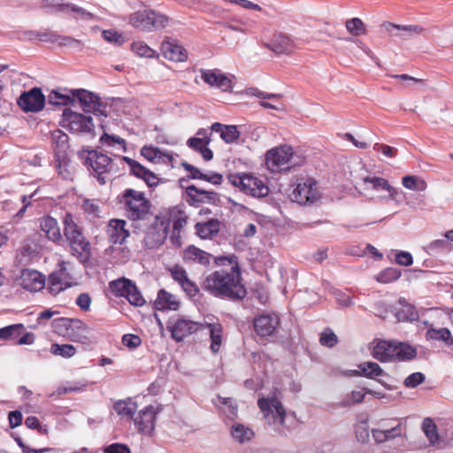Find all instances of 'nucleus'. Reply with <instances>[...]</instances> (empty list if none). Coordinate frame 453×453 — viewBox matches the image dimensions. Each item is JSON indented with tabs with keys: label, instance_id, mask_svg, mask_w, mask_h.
I'll list each match as a JSON object with an SVG mask.
<instances>
[{
	"label": "nucleus",
	"instance_id": "nucleus-1",
	"mask_svg": "<svg viewBox=\"0 0 453 453\" xmlns=\"http://www.w3.org/2000/svg\"><path fill=\"white\" fill-rule=\"evenodd\" d=\"M202 288L212 296L221 299L240 300L246 296L242 273L238 264L229 261V265L217 269L203 278Z\"/></svg>",
	"mask_w": 453,
	"mask_h": 453
},
{
	"label": "nucleus",
	"instance_id": "nucleus-2",
	"mask_svg": "<svg viewBox=\"0 0 453 453\" xmlns=\"http://www.w3.org/2000/svg\"><path fill=\"white\" fill-rule=\"evenodd\" d=\"M372 355L380 362L405 361L414 358L417 351L406 343L379 341L373 347Z\"/></svg>",
	"mask_w": 453,
	"mask_h": 453
},
{
	"label": "nucleus",
	"instance_id": "nucleus-3",
	"mask_svg": "<svg viewBox=\"0 0 453 453\" xmlns=\"http://www.w3.org/2000/svg\"><path fill=\"white\" fill-rule=\"evenodd\" d=\"M125 215L134 222L146 220L150 216V203L142 192L127 188L121 196Z\"/></svg>",
	"mask_w": 453,
	"mask_h": 453
},
{
	"label": "nucleus",
	"instance_id": "nucleus-4",
	"mask_svg": "<svg viewBox=\"0 0 453 453\" xmlns=\"http://www.w3.org/2000/svg\"><path fill=\"white\" fill-rule=\"evenodd\" d=\"M64 234L70 245L73 255L81 261L87 260L89 256V242L71 214H66L64 219Z\"/></svg>",
	"mask_w": 453,
	"mask_h": 453
},
{
	"label": "nucleus",
	"instance_id": "nucleus-5",
	"mask_svg": "<svg viewBox=\"0 0 453 453\" xmlns=\"http://www.w3.org/2000/svg\"><path fill=\"white\" fill-rule=\"evenodd\" d=\"M265 162L268 169L275 173L302 165L303 158L295 154L290 146L283 145L269 150L265 155Z\"/></svg>",
	"mask_w": 453,
	"mask_h": 453
},
{
	"label": "nucleus",
	"instance_id": "nucleus-6",
	"mask_svg": "<svg viewBox=\"0 0 453 453\" xmlns=\"http://www.w3.org/2000/svg\"><path fill=\"white\" fill-rule=\"evenodd\" d=\"M128 23L136 29L151 32L165 27L168 18L152 10H142L130 14Z\"/></svg>",
	"mask_w": 453,
	"mask_h": 453
},
{
	"label": "nucleus",
	"instance_id": "nucleus-7",
	"mask_svg": "<svg viewBox=\"0 0 453 453\" xmlns=\"http://www.w3.org/2000/svg\"><path fill=\"white\" fill-rule=\"evenodd\" d=\"M257 404L268 425L273 426L275 428L285 426L286 411L276 396L259 398Z\"/></svg>",
	"mask_w": 453,
	"mask_h": 453
},
{
	"label": "nucleus",
	"instance_id": "nucleus-8",
	"mask_svg": "<svg viewBox=\"0 0 453 453\" xmlns=\"http://www.w3.org/2000/svg\"><path fill=\"white\" fill-rule=\"evenodd\" d=\"M60 126L77 134H93L95 127L90 115L75 112L70 109L64 110Z\"/></svg>",
	"mask_w": 453,
	"mask_h": 453
},
{
	"label": "nucleus",
	"instance_id": "nucleus-9",
	"mask_svg": "<svg viewBox=\"0 0 453 453\" xmlns=\"http://www.w3.org/2000/svg\"><path fill=\"white\" fill-rule=\"evenodd\" d=\"M231 183L243 193L254 197L267 196L269 189L260 179L248 173L235 174L229 177Z\"/></svg>",
	"mask_w": 453,
	"mask_h": 453
},
{
	"label": "nucleus",
	"instance_id": "nucleus-10",
	"mask_svg": "<svg viewBox=\"0 0 453 453\" xmlns=\"http://www.w3.org/2000/svg\"><path fill=\"white\" fill-rule=\"evenodd\" d=\"M75 284L71 273V264L61 261L58 265V269L49 276L48 288L51 294L57 295Z\"/></svg>",
	"mask_w": 453,
	"mask_h": 453
},
{
	"label": "nucleus",
	"instance_id": "nucleus-11",
	"mask_svg": "<svg viewBox=\"0 0 453 453\" xmlns=\"http://www.w3.org/2000/svg\"><path fill=\"white\" fill-rule=\"evenodd\" d=\"M320 197L317 182L311 178H301L291 193V199L299 204L313 203Z\"/></svg>",
	"mask_w": 453,
	"mask_h": 453
},
{
	"label": "nucleus",
	"instance_id": "nucleus-12",
	"mask_svg": "<svg viewBox=\"0 0 453 453\" xmlns=\"http://www.w3.org/2000/svg\"><path fill=\"white\" fill-rule=\"evenodd\" d=\"M86 165L90 167L101 184L106 183L110 179L109 173L112 169L111 157L97 151H89L86 158Z\"/></svg>",
	"mask_w": 453,
	"mask_h": 453
},
{
	"label": "nucleus",
	"instance_id": "nucleus-13",
	"mask_svg": "<svg viewBox=\"0 0 453 453\" xmlns=\"http://www.w3.org/2000/svg\"><path fill=\"white\" fill-rule=\"evenodd\" d=\"M169 226V220L156 217L154 222L145 233L144 245L148 249H156L162 245L166 239Z\"/></svg>",
	"mask_w": 453,
	"mask_h": 453
},
{
	"label": "nucleus",
	"instance_id": "nucleus-14",
	"mask_svg": "<svg viewBox=\"0 0 453 453\" xmlns=\"http://www.w3.org/2000/svg\"><path fill=\"white\" fill-rule=\"evenodd\" d=\"M162 411L160 404H150L142 409L134 419L140 433L151 436L154 433L157 415Z\"/></svg>",
	"mask_w": 453,
	"mask_h": 453
},
{
	"label": "nucleus",
	"instance_id": "nucleus-15",
	"mask_svg": "<svg viewBox=\"0 0 453 453\" xmlns=\"http://www.w3.org/2000/svg\"><path fill=\"white\" fill-rule=\"evenodd\" d=\"M167 328L171 332L173 339L181 342L199 329H203V325L185 318H173L168 320Z\"/></svg>",
	"mask_w": 453,
	"mask_h": 453
},
{
	"label": "nucleus",
	"instance_id": "nucleus-16",
	"mask_svg": "<svg viewBox=\"0 0 453 453\" xmlns=\"http://www.w3.org/2000/svg\"><path fill=\"white\" fill-rule=\"evenodd\" d=\"M18 104L26 112H38L44 107L45 96L41 88H33L20 95Z\"/></svg>",
	"mask_w": 453,
	"mask_h": 453
},
{
	"label": "nucleus",
	"instance_id": "nucleus-17",
	"mask_svg": "<svg viewBox=\"0 0 453 453\" xmlns=\"http://www.w3.org/2000/svg\"><path fill=\"white\" fill-rule=\"evenodd\" d=\"M73 99L76 98L85 112L104 114L100 98L94 93L85 89L70 90Z\"/></svg>",
	"mask_w": 453,
	"mask_h": 453
},
{
	"label": "nucleus",
	"instance_id": "nucleus-18",
	"mask_svg": "<svg viewBox=\"0 0 453 453\" xmlns=\"http://www.w3.org/2000/svg\"><path fill=\"white\" fill-rule=\"evenodd\" d=\"M17 280L19 286L30 292L40 291L45 286L44 276L33 269H23Z\"/></svg>",
	"mask_w": 453,
	"mask_h": 453
},
{
	"label": "nucleus",
	"instance_id": "nucleus-19",
	"mask_svg": "<svg viewBox=\"0 0 453 453\" xmlns=\"http://www.w3.org/2000/svg\"><path fill=\"white\" fill-rule=\"evenodd\" d=\"M201 79L211 87L225 92L233 88L232 80L219 70H201Z\"/></svg>",
	"mask_w": 453,
	"mask_h": 453
},
{
	"label": "nucleus",
	"instance_id": "nucleus-20",
	"mask_svg": "<svg viewBox=\"0 0 453 453\" xmlns=\"http://www.w3.org/2000/svg\"><path fill=\"white\" fill-rule=\"evenodd\" d=\"M396 424L388 427L386 423H379L378 428L372 429V436L377 443H383L403 435L402 423L395 420Z\"/></svg>",
	"mask_w": 453,
	"mask_h": 453
},
{
	"label": "nucleus",
	"instance_id": "nucleus-21",
	"mask_svg": "<svg viewBox=\"0 0 453 453\" xmlns=\"http://www.w3.org/2000/svg\"><path fill=\"white\" fill-rule=\"evenodd\" d=\"M256 333L261 337L272 335L280 324L279 317L273 314H262L254 319Z\"/></svg>",
	"mask_w": 453,
	"mask_h": 453
},
{
	"label": "nucleus",
	"instance_id": "nucleus-22",
	"mask_svg": "<svg viewBox=\"0 0 453 453\" xmlns=\"http://www.w3.org/2000/svg\"><path fill=\"white\" fill-rule=\"evenodd\" d=\"M172 278L181 288V289L189 296H196L199 291L198 287L188 276L186 270L180 266L174 265L169 268Z\"/></svg>",
	"mask_w": 453,
	"mask_h": 453
},
{
	"label": "nucleus",
	"instance_id": "nucleus-23",
	"mask_svg": "<svg viewBox=\"0 0 453 453\" xmlns=\"http://www.w3.org/2000/svg\"><path fill=\"white\" fill-rule=\"evenodd\" d=\"M127 222L124 219H113L109 221L107 234L111 242L122 244L129 236V231L126 228Z\"/></svg>",
	"mask_w": 453,
	"mask_h": 453
},
{
	"label": "nucleus",
	"instance_id": "nucleus-24",
	"mask_svg": "<svg viewBox=\"0 0 453 453\" xmlns=\"http://www.w3.org/2000/svg\"><path fill=\"white\" fill-rule=\"evenodd\" d=\"M388 183L389 182L382 177L367 175L360 178V182H357V185H359L362 189V193L365 196H367L372 191H385Z\"/></svg>",
	"mask_w": 453,
	"mask_h": 453
},
{
	"label": "nucleus",
	"instance_id": "nucleus-25",
	"mask_svg": "<svg viewBox=\"0 0 453 453\" xmlns=\"http://www.w3.org/2000/svg\"><path fill=\"white\" fill-rule=\"evenodd\" d=\"M123 160L128 165L131 173L136 177L142 179L148 186L153 187L157 184V178L155 173L145 168L139 162L127 157H123Z\"/></svg>",
	"mask_w": 453,
	"mask_h": 453
},
{
	"label": "nucleus",
	"instance_id": "nucleus-26",
	"mask_svg": "<svg viewBox=\"0 0 453 453\" xmlns=\"http://www.w3.org/2000/svg\"><path fill=\"white\" fill-rule=\"evenodd\" d=\"M40 228L51 242H57L62 239L58 223L51 216H46L40 219Z\"/></svg>",
	"mask_w": 453,
	"mask_h": 453
},
{
	"label": "nucleus",
	"instance_id": "nucleus-27",
	"mask_svg": "<svg viewBox=\"0 0 453 453\" xmlns=\"http://www.w3.org/2000/svg\"><path fill=\"white\" fill-rule=\"evenodd\" d=\"M358 368L362 370L363 377L377 381L384 388L389 389L390 387L382 380L377 379L380 376H387V372L375 362L367 361L358 365Z\"/></svg>",
	"mask_w": 453,
	"mask_h": 453
},
{
	"label": "nucleus",
	"instance_id": "nucleus-28",
	"mask_svg": "<svg viewBox=\"0 0 453 453\" xmlns=\"http://www.w3.org/2000/svg\"><path fill=\"white\" fill-rule=\"evenodd\" d=\"M161 51L165 58L172 61L182 62L187 58L186 50L173 42L164 41L161 45Z\"/></svg>",
	"mask_w": 453,
	"mask_h": 453
},
{
	"label": "nucleus",
	"instance_id": "nucleus-29",
	"mask_svg": "<svg viewBox=\"0 0 453 453\" xmlns=\"http://www.w3.org/2000/svg\"><path fill=\"white\" fill-rule=\"evenodd\" d=\"M155 308L160 311H177L180 303L177 297L165 289H160L154 303Z\"/></svg>",
	"mask_w": 453,
	"mask_h": 453
},
{
	"label": "nucleus",
	"instance_id": "nucleus-30",
	"mask_svg": "<svg viewBox=\"0 0 453 453\" xmlns=\"http://www.w3.org/2000/svg\"><path fill=\"white\" fill-rule=\"evenodd\" d=\"M55 157H65L69 148L68 135L60 129H55L50 134Z\"/></svg>",
	"mask_w": 453,
	"mask_h": 453
},
{
	"label": "nucleus",
	"instance_id": "nucleus-31",
	"mask_svg": "<svg viewBox=\"0 0 453 453\" xmlns=\"http://www.w3.org/2000/svg\"><path fill=\"white\" fill-rule=\"evenodd\" d=\"M268 48L276 54H290L295 50V43L288 36L280 34L273 37Z\"/></svg>",
	"mask_w": 453,
	"mask_h": 453
},
{
	"label": "nucleus",
	"instance_id": "nucleus-32",
	"mask_svg": "<svg viewBox=\"0 0 453 453\" xmlns=\"http://www.w3.org/2000/svg\"><path fill=\"white\" fill-rule=\"evenodd\" d=\"M422 430L429 441L430 445L441 448L444 445L443 438L439 434L436 425L430 418H426L422 422Z\"/></svg>",
	"mask_w": 453,
	"mask_h": 453
},
{
	"label": "nucleus",
	"instance_id": "nucleus-33",
	"mask_svg": "<svg viewBox=\"0 0 453 453\" xmlns=\"http://www.w3.org/2000/svg\"><path fill=\"white\" fill-rule=\"evenodd\" d=\"M211 257V254L194 245L188 246L183 253V258L185 261L197 263L202 265H209Z\"/></svg>",
	"mask_w": 453,
	"mask_h": 453
},
{
	"label": "nucleus",
	"instance_id": "nucleus-34",
	"mask_svg": "<svg viewBox=\"0 0 453 453\" xmlns=\"http://www.w3.org/2000/svg\"><path fill=\"white\" fill-rule=\"evenodd\" d=\"M206 327L210 332L211 346L213 353H217L222 343L223 327L219 322H206L203 328Z\"/></svg>",
	"mask_w": 453,
	"mask_h": 453
},
{
	"label": "nucleus",
	"instance_id": "nucleus-35",
	"mask_svg": "<svg viewBox=\"0 0 453 453\" xmlns=\"http://www.w3.org/2000/svg\"><path fill=\"white\" fill-rule=\"evenodd\" d=\"M211 129L213 132L219 133L221 139L226 143L234 142L240 136V132L236 126H226L215 122L211 125Z\"/></svg>",
	"mask_w": 453,
	"mask_h": 453
},
{
	"label": "nucleus",
	"instance_id": "nucleus-36",
	"mask_svg": "<svg viewBox=\"0 0 453 453\" xmlns=\"http://www.w3.org/2000/svg\"><path fill=\"white\" fill-rule=\"evenodd\" d=\"M197 235L202 239H210L219 231V221L218 219H210L206 222L196 224Z\"/></svg>",
	"mask_w": 453,
	"mask_h": 453
},
{
	"label": "nucleus",
	"instance_id": "nucleus-37",
	"mask_svg": "<svg viewBox=\"0 0 453 453\" xmlns=\"http://www.w3.org/2000/svg\"><path fill=\"white\" fill-rule=\"evenodd\" d=\"M230 432L233 439L241 444L250 441L254 436V432L249 426L239 422L231 426Z\"/></svg>",
	"mask_w": 453,
	"mask_h": 453
},
{
	"label": "nucleus",
	"instance_id": "nucleus-38",
	"mask_svg": "<svg viewBox=\"0 0 453 453\" xmlns=\"http://www.w3.org/2000/svg\"><path fill=\"white\" fill-rule=\"evenodd\" d=\"M382 27L389 33H392L393 29L401 31L402 32L401 34H392V35L395 36L402 37L403 39H406L413 35L419 34L422 30V28L418 26H413V25L400 26V25H395V24L390 23V22L383 23Z\"/></svg>",
	"mask_w": 453,
	"mask_h": 453
},
{
	"label": "nucleus",
	"instance_id": "nucleus-39",
	"mask_svg": "<svg viewBox=\"0 0 453 453\" xmlns=\"http://www.w3.org/2000/svg\"><path fill=\"white\" fill-rule=\"evenodd\" d=\"M402 185L412 191L422 192L427 188V184L424 179L417 175H405L402 178Z\"/></svg>",
	"mask_w": 453,
	"mask_h": 453
},
{
	"label": "nucleus",
	"instance_id": "nucleus-40",
	"mask_svg": "<svg viewBox=\"0 0 453 453\" xmlns=\"http://www.w3.org/2000/svg\"><path fill=\"white\" fill-rule=\"evenodd\" d=\"M187 145L190 149L201 153L203 159L206 161L211 160L213 157V152L208 148L209 144L204 141H200V138H189L187 142Z\"/></svg>",
	"mask_w": 453,
	"mask_h": 453
},
{
	"label": "nucleus",
	"instance_id": "nucleus-41",
	"mask_svg": "<svg viewBox=\"0 0 453 453\" xmlns=\"http://www.w3.org/2000/svg\"><path fill=\"white\" fill-rule=\"evenodd\" d=\"M426 337L432 340L441 341L447 346L453 345V337L451 336V333L448 328H431L426 332Z\"/></svg>",
	"mask_w": 453,
	"mask_h": 453
},
{
	"label": "nucleus",
	"instance_id": "nucleus-42",
	"mask_svg": "<svg viewBox=\"0 0 453 453\" xmlns=\"http://www.w3.org/2000/svg\"><path fill=\"white\" fill-rule=\"evenodd\" d=\"M57 9L58 11H71L75 12L81 19L85 20H91L95 19V15L82 7H80L74 4L67 3V4H58L57 5Z\"/></svg>",
	"mask_w": 453,
	"mask_h": 453
},
{
	"label": "nucleus",
	"instance_id": "nucleus-43",
	"mask_svg": "<svg viewBox=\"0 0 453 453\" xmlns=\"http://www.w3.org/2000/svg\"><path fill=\"white\" fill-rule=\"evenodd\" d=\"M114 410L122 417L132 418L137 410V405L131 400L119 401L114 404Z\"/></svg>",
	"mask_w": 453,
	"mask_h": 453
},
{
	"label": "nucleus",
	"instance_id": "nucleus-44",
	"mask_svg": "<svg viewBox=\"0 0 453 453\" xmlns=\"http://www.w3.org/2000/svg\"><path fill=\"white\" fill-rule=\"evenodd\" d=\"M133 284L134 283L127 279H118L110 283V289L114 295L126 297L127 292H129V287Z\"/></svg>",
	"mask_w": 453,
	"mask_h": 453
},
{
	"label": "nucleus",
	"instance_id": "nucleus-45",
	"mask_svg": "<svg viewBox=\"0 0 453 453\" xmlns=\"http://www.w3.org/2000/svg\"><path fill=\"white\" fill-rule=\"evenodd\" d=\"M49 103L53 105H68L73 101V97L69 93H64L58 90H53L48 96Z\"/></svg>",
	"mask_w": 453,
	"mask_h": 453
},
{
	"label": "nucleus",
	"instance_id": "nucleus-46",
	"mask_svg": "<svg viewBox=\"0 0 453 453\" xmlns=\"http://www.w3.org/2000/svg\"><path fill=\"white\" fill-rule=\"evenodd\" d=\"M365 394V388L361 390H353L342 397L340 406L349 407L356 403H360L364 401Z\"/></svg>",
	"mask_w": 453,
	"mask_h": 453
},
{
	"label": "nucleus",
	"instance_id": "nucleus-47",
	"mask_svg": "<svg viewBox=\"0 0 453 453\" xmlns=\"http://www.w3.org/2000/svg\"><path fill=\"white\" fill-rule=\"evenodd\" d=\"M24 326L22 324H13L0 328V338L4 340H16L22 334Z\"/></svg>",
	"mask_w": 453,
	"mask_h": 453
},
{
	"label": "nucleus",
	"instance_id": "nucleus-48",
	"mask_svg": "<svg viewBox=\"0 0 453 453\" xmlns=\"http://www.w3.org/2000/svg\"><path fill=\"white\" fill-rule=\"evenodd\" d=\"M401 277V272L394 267H388L381 271L376 275V280L378 282L388 284L398 280Z\"/></svg>",
	"mask_w": 453,
	"mask_h": 453
},
{
	"label": "nucleus",
	"instance_id": "nucleus-49",
	"mask_svg": "<svg viewBox=\"0 0 453 453\" xmlns=\"http://www.w3.org/2000/svg\"><path fill=\"white\" fill-rule=\"evenodd\" d=\"M219 403L221 405L222 411L229 419L236 418L237 405L232 398L219 397Z\"/></svg>",
	"mask_w": 453,
	"mask_h": 453
},
{
	"label": "nucleus",
	"instance_id": "nucleus-50",
	"mask_svg": "<svg viewBox=\"0 0 453 453\" xmlns=\"http://www.w3.org/2000/svg\"><path fill=\"white\" fill-rule=\"evenodd\" d=\"M50 352L55 356H61L68 358L72 357L76 353V349L72 344H58L53 343L50 347Z\"/></svg>",
	"mask_w": 453,
	"mask_h": 453
},
{
	"label": "nucleus",
	"instance_id": "nucleus-51",
	"mask_svg": "<svg viewBox=\"0 0 453 453\" xmlns=\"http://www.w3.org/2000/svg\"><path fill=\"white\" fill-rule=\"evenodd\" d=\"M55 164L59 176L64 180H69L72 178V171L69 167L67 155L65 157H55Z\"/></svg>",
	"mask_w": 453,
	"mask_h": 453
},
{
	"label": "nucleus",
	"instance_id": "nucleus-52",
	"mask_svg": "<svg viewBox=\"0 0 453 453\" xmlns=\"http://www.w3.org/2000/svg\"><path fill=\"white\" fill-rule=\"evenodd\" d=\"M347 31L353 35H361L366 34L365 27L359 18H352L345 23Z\"/></svg>",
	"mask_w": 453,
	"mask_h": 453
},
{
	"label": "nucleus",
	"instance_id": "nucleus-53",
	"mask_svg": "<svg viewBox=\"0 0 453 453\" xmlns=\"http://www.w3.org/2000/svg\"><path fill=\"white\" fill-rule=\"evenodd\" d=\"M132 51L139 57L154 58L156 51L143 42H134L131 45Z\"/></svg>",
	"mask_w": 453,
	"mask_h": 453
},
{
	"label": "nucleus",
	"instance_id": "nucleus-54",
	"mask_svg": "<svg viewBox=\"0 0 453 453\" xmlns=\"http://www.w3.org/2000/svg\"><path fill=\"white\" fill-rule=\"evenodd\" d=\"M126 298L132 305L134 306H142L145 303L143 296L134 284L129 287V292H127Z\"/></svg>",
	"mask_w": 453,
	"mask_h": 453
},
{
	"label": "nucleus",
	"instance_id": "nucleus-55",
	"mask_svg": "<svg viewBox=\"0 0 453 453\" xmlns=\"http://www.w3.org/2000/svg\"><path fill=\"white\" fill-rule=\"evenodd\" d=\"M161 150L158 148L153 146L145 145L141 149V155L148 161L155 164H158L159 154Z\"/></svg>",
	"mask_w": 453,
	"mask_h": 453
},
{
	"label": "nucleus",
	"instance_id": "nucleus-56",
	"mask_svg": "<svg viewBox=\"0 0 453 453\" xmlns=\"http://www.w3.org/2000/svg\"><path fill=\"white\" fill-rule=\"evenodd\" d=\"M102 35L105 41L114 43L115 45H122L125 41L122 35L113 29L104 30Z\"/></svg>",
	"mask_w": 453,
	"mask_h": 453
},
{
	"label": "nucleus",
	"instance_id": "nucleus-57",
	"mask_svg": "<svg viewBox=\"0 0 453 453\" xmlns=\"http://www.w3.org/2000/svg\"><path fill=\"white\" fill-rule=\"evenodd\" d=\"M319 342L321 345L332 348L336 345L338 339L331 329H326L322 332Z\"/></svg>",
	"mask_w": 453,
	"mask_h": 453
},
{
	"label": "nucleus",
	"instance_id": "nucleus-58",
	"mask_svg": "<svg viewBox=\"0 0 453 453\" xmlns=\"http://www.w3.org/2000/svg\"><path fill=\"white\" fill-rule=\"evenodd\" d=\"M187 195L191 200L197 203H204L203 196L205 189L198 188L194 185L188 186L186 189Z\"/></svg>",
	"mask_w": 453,
	"mask_h": 453
},
{
	"label": "nucleus",
	"instance_id": "nucleus-59",
	"mask_svg": "<svg viewBox=\"0 0 453 453\" xmlns=\"http://www.w3.org/2000/svg\"><path fill=\"white\" fill-rule=\"evenodd\" d=\"M82 209L92 217H97L100 212L99 205L94 200L85 199L82 203Z\"/></svg>",
	"mask_w": 453,
	"mask_h": 453
},
{
	"label": "nucleus",
	"instance_id": "nucleus-60",
	"mask_svg": "<svg viewBox=\"0 0 453 453\" xmlns=\"http://www.w3.org/2000/svg\"><path fill=\"white\" fill-rule=\"evenodd\" d=\"M425 380V375L422 372H413L404 380V385L407 388H416Z\"/></svg>",
	"mask_w": 453,
	"mask_h": 453
},
{
	"label": "nucleus",
	"instance_id": "nucleus-61",
	"mask_svg": "<svg viewBox=\"0 0 453 453\" xmlns=\"http://www.w3.org/2000/svg\"><path fill=\"white\" fill-rule=\"evenodd\" d=\"M100 142L103 145L114 146L115 144L125 145V140L116 135H110L104 133L101 138Z\"/></svg>",
	"mask_w": 453,
	"mask_h": 453
},
{
	"label": "nucleus",
	"instance_id": "nucleus-62",
	"mask_svg": "<svg viewBox=\"0 0 453 453\" xmlns=\"http://www.w3.org/2000/svg\"><path fill=\"white\" fill-rule=\"evenodd\" d=\"M333 295L336 299L337 303L342 307H349L353 304V302L349 296L346 295L344 292L334 289L333 291Z\"/></svg>",
	"mask_w": 453,
	"mask_h": 453
},
{
	"label": "nucleus",
	"instance_id": "nucleus-63",
	"mask_svg": "<svg viewBox=\"0 0 453 453\" xmlns=\"http://www.w3.org/2000/svg\"><path fill=\"white\" fill-rule=\"evenodd\" d=\"M395 262L403 266H409L412 265L413 258L410 252L408 251H398L395 255Z\"/></svg>",
	"mask_w": 453,
	"mask_h": 453
},
{
	"label": "nucleus",
	"instance_id": "nucleus-64",
	"mask_svg": "<svg viewBox=\"0 0 453 453\" xmlns=\"http://www.w3.org/2000/svg\"><path fill=\"white\" fill-rule=\"evenodd\" d=\"M103 453H131V450L125 444L112 443L104 447Z\"/></svg>",
	"mask_w": 453,
	"mask_h": 453
}]
</instances>
